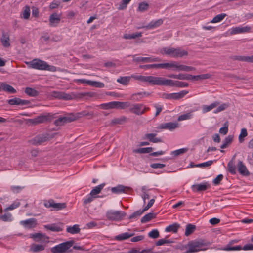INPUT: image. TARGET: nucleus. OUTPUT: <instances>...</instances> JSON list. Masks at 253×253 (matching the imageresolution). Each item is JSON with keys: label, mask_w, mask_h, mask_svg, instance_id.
<instances>
[{"label": "nucleus", "mask_w": 253, "mask_h": 253, "mask_svg": "<svg viewBox=\"0 0 253 253\" xmlns=\"http://www.w3.org/2000/svg\"><path fill=\"white\" fill-rule=\"evenodd\" d=\"M206 242L202 239L191 241L187 244L185 253H194L206 250Z\"/></svg>", "instance_id": "obj_1"}, {"label": "nucleus", "mask_w": 253, "mask_h": 253, "mask_svg": "<svg viewBox=\"0 0 253 253\" xmlns=\"http://www.w3.org/2000/svg\"><path fill=\"white\" fill-rule=\"evenodd\" d=\"M164 53L171 57H182L188 55V52L180 48H164L162 50Z\"/></svg>", "instance_id": "obj_2"}, {"label": "nucleus", "mask_w": 253, "mask_h": 253, "mask_svg": "<svg viewBox=\"0 0 253 253\" xmlns=\"http://www.w3.org/2000/svg\"><path fill=\"white\" fill-rule=\"evenodd\" d=\"M73 244V241H67L52 247L50 250L52 253H65Z\"/></svg>", "instance_id": "obj_3"}, {"label": "nucleus", "mask_w": 253, "mask_h": 253, "mask_svg": "<svg viewBox=\"0 0 253 253\" xmlns=\"http://www.w3.org/2000/svg\"><path fill=\"white\" fill-rule=\"evenodd\" d=\"M126 213L120 211L110 210L106 213V217L110 220L119 221L124 218Z\"/></svg>", "instance_id": "obj_4"}, {"label": "nucleus", "mask_w": 253, "mask_h": 253, "mask_svg": "<svg viewBox=\"0 0 253 253\" xmlns=\"http://www.w3.org/2000/svg\"><path fill=\"white\" fill-rule=\"evenodd\" d=\"M25 63L29 68L44 70L45 69L46 62L39 59H35L30 61H25Z\"/></svg>", "instance_id": "obj_5"}, {"label": "nucleus", "mask_w": 253, "mask_h": 253, "mask_svg": "<svg viewBox=\"0 0 253 253\" xmlns=\"http://www.w3.org/2000/svg\"><path fill=\"white\" fill-rule=\"evenodd\" d=\"M50 140L49 134H39L33 139L30 140V143L33 145H40L44 142L48 141Z\"/></svg>", "instance_id": "obj_6"}, {"label": "nucleus", "mask_w": 253, "mask_h": 253, "mask_svg": "<svg viewBox=\"0 0 253 253\" xmlns=\"http://www.w3.org/2000/svg\"><path fill=\"white\" fill-rule=\"evenodd\" d=\"M77 117L73 114L67 115L65 116L59 117L54 121V124L56 126H61L66 123L71 122L75 121Z\"/></svg>", "instance_id": "obj_7"}, {"label": "nucleus", "mask_w": 253, "mask_h": 253, "mask_svg": "<svg viewBox=\"0 0 253 253\" xmlns=\"http://www.w3.org/2000/svg\"><path fill=\"white\" fill-rule=\"evenodd\" d=\"M129 107V111L137 115L143 114L145 112L146 110L148 109L143 104H131Z\"/></svg>", "instance_id": "obj_8"}, {"label": "nucleus", "mask_w": 253, "mask_h": 253, "mask_svg": "<svg viewBox=\"0 0 253 253\" xmlns=\"http://www.w3.org/2000/svg\"><path fill=\"white\" fill-rule=\"evenodd\" d=\"M188 93V91L182 90L177 93H163L162 95L163 98L166 99H174L179 100L183 98L185 95Z\"/></svg>", "instance_id": "obj_9"}, {"label": "nucleus", "mask_w": 253, "mask_h": 253, "mask_svg": "<svg viewBox=\"0 0 253 253\" xmlns=\"http://www.w3.org/2000/svg\"><path fill=\"white\" fill-rule=\"evenodd\" d=\"M44 206L46 208H52L55 210H60L66 208V205L65 203H55L53 200L50 199L48 201H46Z\"/></svg>", "instance_id": "obj_10"}, {"label": "nucleus", "mask_w": 253, "mask_h": 253, "mask_svg": "<svg viewBox=\"0 0 253 253\" xmlns=\"http://www.w3.org/2000/svg\"><path fill=\"white\" fill-rule=\"evenodd\" d=\"M251 27L249 26L244 27L237 26L233 27L229 30L230 35H233L238 34L251 32Z\"/></svg>", "instance_id": "obj_11"}, {"label": "nucleus", "mask_w": 253, "mask_h": 253, "mask_svg": "<svg viewBox=\"0 0 253 253\" xmlns=\"http://www.w3.org/2000/svg\"><path fill=\"white\" fill-rule=\"evenodd\" d=\"M20 224L23 226L25 229H31L35 228L37 225V220L34 218H29L20 222Z\"/></svg>", "instance_id": "obj_12"}, {"label": "nucleus", "mask_w": 253, "mask_h": 253, "mask_svg": "<svg viewBox=\"0 0 253 253\" xmlns=\"http://www.w3.org/2000/svg\"><path fill=\"white\" fill-rule=\"evenodd\" d=\"M51 96L59 99L70 100L72 99L71 95L62 91H53L50 93Z\"/></svg>", "instance_id": "obj_13"}, {"label": "nucleus", "mask_w": 253, "mask_h": 253, "mask_svg": "<svg viewBox=\"0 0 253 253\" xmlns=\"http://www.w3.org/2000/svg\"><path fill=\"white\" fill-rule=\"evenodd\" d=\"M63 223H52L47 225H44L43 227L46 230H49L52 232H60L62 231L63 229Z\"/></svg>", "instance_id": "obj_14"}, {"label": "nucleus", "mask_w": 253, "mask_h": 253, "mask_svg": "<svg viewBox=\"0 0 253 253\" xmlns=\"http://www.w3.org/2000/svg\"><path fill=\"white\" fill-rule=\"evenodd\" d=\"M50 119L49 115H40L33 119H28L29 122L32 124L37 125L48 121Z\"/></svg>", "instance_id": "obj_15"}, {"label": "nucleus", "mask_w": 253, "mask_h": 253, "mask_svg": "<svg viewBox=\"0 0 253 253\" xmlns=\"http://www.w3.org/2000/svg\"><path fill=\"white\" fill-rule=\"evenodd\" d=\"M210 187V184L207 182L192 185L191 189L193 192H200L206 190Z\"/></svg>", "instance_id": "obj_16"}, {"label": "nucleus", "mask_w": 253, "mask_h": 253, "mask_svg": "<svg viewBox=\"0 0 253 253\" xmlns=\"http://www.w3.org/2000/svg\"><path fill=\"white\" fill-rule=\"evenodd\" d=\"M163 19H159L157 20H152L147 25L139 27L138 29L145 28L147 30L153 29L159 27L163 23Z\"/></svg>", "instance_id": "obj_17"}, {"label": "nucleus", "mask_w": 253, "mask_h": 253, "mask_svg": "<svg viewBox=\"0 0 253 253\" xmlns=\"http://www.w3.org/2000/svg\"><path fill=\"white\" fill-rule=\"evenodd\" d=\"M163 77L148 76L147 83L152 85H162Z\"/></svg>", "instance_id": "obj_18"}, {"label": "nucleus", "mask_w": 253, "mask_h": 253, "mask_svg": "<svg viewBox=\"0 0 253 253\" xmlns=\"http://www.w3.org/2000/svg\"><path fill=\"white\" fill-rule=\"evenodd\" d=\"M134 61L137 62L150 63L154 62H160L161 59L159 57H154L153 56L148 57H137L133 59Z\"/></svg>", "instance_id": "obj_19"}, {"label": "nucleus", "mask_w": 253, "mask_h": 253, "mask_svg": "<svg viewBox=\"0 0 253 253\" xmlns=\"http://www.w3.org/2000/svg\"><path fill=\"white\" fill-rule=\"evenodd\" d=\"M237 168L238 171L241 175L245 176H248L250 175L249 171L242 161H238Z\"/></svg>", "instance_id": "obj_20"}, {"label": "nucleus", "mask_w": 253, "mask_h": 253, "mask_svg": "<svg viewBox=\"0 0 253 253\" xmlns=\"http://www.w3.org/2000/svg\"><path fill=\"white\" fill-rule=\"evenodd\" d=\"M61 20L60 15L57 13H53L49 16V25L51 27H56L60 23Z\"/></svg>", "instance_id": "obj_21"}, {"label": "nucleus", "mask_w": 253, "mask_h": 253, "mask_svg": "<svg viewBox=\"0 0 253 253\" xmlns=\"http://www.w3.org/2000/svg\"><path fill=\"white\" fill-rule=\"evenodd\" d=\"M7 102L10 105H25L30 103L28 100H23L18 98H14L9 99Z\"/></svg>", "instance_id": "obj_22"}, {"label": "nucleus", "mask_w": 253, "mask_h": 253, "mask_svg": "<svg viewBox=\"0 0 253 253\" xmlns=\"http://www.w3.org/2000/svg\"><path fill=\"white\" fill-rule=\"evenodd\" d=\"M161 68L168 70H171L172 71H176L177 62L172 61L169 63H161Z\"/></svg>", "instance_id": "obj_23"}, {"label": "nucleus", "mask_w": 253, "mask_h": 253, "mask_svg": "<svg viewBox=\"0 0 253 253\" xmlns=\"http://www.w3.org/2000/svg\"><path fill=\"white\" fill-rule=\"evenodd\" d=\"M130 189L129 187L125 186L122 185H118L116 187L111 188V191L113 193L120 194L122 193H126Z\"/></svg>", "instance_id": "obj_24"}, {"label": "nucleus", "mask_w": 253, "mask_h": 253, "mask_svg": "<svg viewBox=\"0 0 253 253\" xmlns=\"http://www.w3.org/2000/svg\"><path fill=\"white\" fill-rule=\"evenodd\" d=\"M150 93L147 92H141L132 94L130 97V99L134 101H138L145 96H148Z\"/></svg>", "instance_id": "obj_25"}, {"label": "nucleus", "mask_w": 253, "mask_h": 253, "mask_svg": "<svg viewBox=\"0 0 253 253\" xmlns=\"http://www.w3.org/2000/svg\"><path fill=\"white\" fill-rule=\"evenodd\" d=\"M0 42L4 47H8L10 45V39L8 34L2 32V36L0 38Z\"/></svg>", "instance_id": "obj_26"}, {"label": "nucleus", "mask_w": 253, "mask_h": 253, "mask_svg": "<svg viewBox=\"0 0 253 253\" xmlns=\"http://www.w3.org/2000/svg\"><path fill=\"white\" fill-rule=\"evenodd\" d=\"M155 133H147L144 136V139H147L150 142L153 143L162 142V140L160 138L155 137Z\"/></svg>", "instance_id": "obj_27"}, {"label": "nucleus", "mask_w": 253, "mask_h": 253, "mask_svg": "<svg viewBox=\"0 0 253 253\" xmlns=\"http://www.w3.org/2000/svg\"><path fill=\"white\" fill-rule=\"evenodd\" d=\"M219 104V102L218 101H214L209 105H204L202 106V112L206 113L213 108L216 107Z\"/></svg>", "instance_id": "obj_28"}, {"label": "nucleus", "mask_w": 253, "mask_h": 253, "mask_svg": "<svg viewBox=\"0 0 253 253\" xmlns=\"http://www.w3.org/2000/svg\"><path fill=\"white\" fill-rule=\"evenodd\" d=\"M134 235V233H123L121 234L118 235L116 236L114 238L115 240L117 241H123L126 239H127L131 237H132Z\"/></svg>", "instance_id": "obj_29"}, {"label": "nucleus", "mask_w": 253, "mask_h": 253, "mask_svg": "<svg viewBox=\"0 0 253 253\" xmlns=\"http://www.w3.org/2000/svg\"><path fill=\"white\" fill-rule=\"evenodd\" d=\"M105 185V183H102L94 187L91 190L90 193L91 194V195H92L95 198H97V196L96 195L101 192V190L104 188Z\"/></svg>", "instance_id": "obj_30"}, {"label": "nucleus", "mask_w": 253, "mask_h": 253, "mask_svg": "<svg viewBox=\"0 0 253 253\" xmlns=\"http://www.w3.org/2000/svg\"><path fill=\"white\" fill-rule=\"evenodd\" d=\"M180 227V225L177 223H174L173 224L167 226L165 228V231L167 232H173L177 233L178 229Z\"/></svg>", "instance_id": "obj_31"}, {"label": "nucleus", "mask_w": 253, "mask_h": 253, "mask_svg": "<svg viewBox=\"0 0 253 253\" xmlns=\"http://www.w3.org/2000/svg\"><path fill=\"white\" fill-rule=\"evenodd\" d=\"M178 127V124L175 123H165L164 124H162L160 128L162 129H168L169 130H173L175 129V128H177Z\"/></svg>", "instance_id": "obj_32"}, {"label": "nucleus", "mask_w": 253, "mask_h": 253, "mask_svg": "<svg viewBox=\"0 0 253 253\" xmlns=\"http://www.w3.org/2000/svg\"><path fill=\"white\" fill-rule=\"evenodd\" d=\"M2 90L11 93H15L16 90L11 85L2 83L1 84Z\"/></svg>", "instance_id": "obj_33"}, {"label": "nucleus", "mask_w": 253, "mask_h": 253, "mask_svg": "<svg viewBox=\"0 0 253 253\" xmlns=\"http://www.w3.org/2000/svg\"><path fill=\"white\" fill-rule=\"evenodd\" d=\"M66 231L68 233H69L72 234H75L79 233L80 231V229L79 226L77 224H75L73 226H67Z\"/></svg>", "instance_id": "obj_34"}, {"label": "nucleus", "mask_w": 253, "mask_h": 253, "mask_svg": "<svg viewBox=\"0 0 253 253\" xmlns=\"http://www.w3.org/2000/svg\"><path fill=\"white\" fill-rule=\"evenodd\" d=\"M45 246L43 245L33 244L30 247V250L33 252H38L44 250Z\"/></svg>", "instance_id": "obj_35"}, {"label": "nucleus", "mask_w": 253, "mask_h": 253, "mask_svg": "<svg viewBox=\"0 0 253 253\" xmlns=\"http://www.w3.org/2000/svg\"><path fill=\"white\" fill-rule=\"evenodd\" d=\"M156 217V214L153 212H150L145 214L141 219V222L142 223H146L149 222L152 219Z\"/></svg>", "instance_id": "obj_36"}, {"label": "nucleus", "mask_w": 253, "mask_h": 253, "mask_svg": "<svg viewBox=\"0 0 253 253\" xmlns=\"http://www.w3.org/2000/svg\"><path fill=\"white\" fill-rule=\"evenodd\" d=\"M153 148L152 147H146V148H140L136 149H134L133 152L135 153H149L152 152Z\"/></svg>", "instance_id": "obj_37"}, {"label": "nucleus", "mask_w": 253, "mask_h": 253, "mask_svg": "<svg viewBox=\"0 0 253 253\" xmlns=\"http://www.w3.org/2000/svg\"><path fill=\"white\" fill-rule=\"evenodd\" d=\"M142 32H136L131 34H125L123 36V38L125 39H136L137 38H139L142 37Z\"/></svg>", "instance_id": "obj_38"}, {"label": "nucleus", "mask_w": 253, "mask_h": 253, "mask_svg": "<svg viewBox=\"0 0 253 253\" xmlns=\"http://www.w3.org/2000/svg\"><path fill=\"white\" fill-rule=\"evenodd\" d=\"M130 78V76L120 77L117 79V82L124 85H126L129 84Z\"/></svg>", "instance_id": "obj_39"}, {"label": "nucleus", "mask_w": 253, "mask_h": 253, "mask_svg": "<svg viewBox=\"0 0 253 253\" xmlns=\"http://www.w3.org/2000/svg\"><path fill=\"white\" fill-rule=\"evenodd\" d=\"M25 93L31 97H36L39 95V92L34 88L26 87L25 89Z\"/></svg>", "instance_id": "obj_40"}, {"label": "nucleus", "mask_w": 253, "mask_h": 253, "mask_svg": "<svg viewBox=\"0 0 253 253\" xmlns=\"http://www.w3.org/2000/svg\"><path fill=\"white\" fill-rule=\"evenodd\" d=\"M196 229V226L193 224H188L186 225L185 228V235L188 236L193 233Z\"/></svg>", "instance_id": "obj_41"}, {"label": "nucleus", "mask_w": 253, "mask_h": 253, "mask_svg": "<svg viewBox=\"0 0 253 253\" xmlns=\"http://www.w3.org/2000/svg\"><path fill=\"white\" fill-rule=\"evenodd\" d=\"M233 139V136L232 135H229L227 137L225 138V139L222 142V144L220 146V148L221 149H224L226 148L228 145L230 144Z\"/></svg>", "instance_id": "obj_42"}, {"label": "nucleus", "mask_w": 253, "mask_h": 253, "mask_svg": "<svg viewBox=\"0 0 253 253\" xmlns=\"http://www.w3.org/2000/svg\"><path fill=\"white\" fill-rule=\"evenodd\" d=\"M176 81H173L163 78L162 85L175 86Z\"/></svg>", "instance_id": "obj_43"}, {"label": "nucleus", "mask_w": 253, "mask_h": 253, "mask_svg": "<svg viewBox=\"0 0 253 253\" xmlns=\"http://www.w3.org/2000/svg\"><path fill=\"white\" fill-rule=\"evenodd\" d=\"M193 112H194V111L192 110L190 112H189V113L180 115L177 119L178 121H181L190 119L192 117L193 115H192V113Z\"/></svg>", "instance_id": "obj_44"}, {"label": "nucleus", "mask_w": 253, "mask_h": 253, "mask_svg": "<svg viewBox=\"0 0 253 253\" xmlns=\"http://www.w3.org/2000/svg\"><path fill=\"white\" fill-rule=\"evenodd\" d=\"M228 171L232 174H235L236 173V167L233 160H231L227 164Z\"/></svg>", "instance_id": "obj_45"}, {"label": "nucleus", "mask_w": 253, "mask_h": 253, "mask_svg": "<svg viewBox=\"0 0 253 253\" xmlns=\"http://www.w3.org/2000/svg\"><path fill=\"white\" fill-rule=\"evenodd\" d=\"M226 14L225 13H221L215 16L211 21V23H215L221 21L225 17Z\"/></svg>", "instance_id": "obj_46"}, {"label": "nucleus", "mask_w": 253, "mask_h": 253, "mask_svg": "<svg viewBox=\"0 0 253 253\" xmlns=\"http://www.w3.org/2000/svg\"><path fill=\"white\" fill-rule=\"evenodd\" d=\"M117 109H124L130 106L131 103L129 102H119L117 101Z\"/></svg>", "instance_id": "obj_47"}, {"label": "nucleus", "mask_w": 253, "mask_h": 253, "mask_svg": "<svg viewBox=\"0 0 253 253\" xmlns=\"http://www.w3.org/2000/svg\"><path fill=\"white\" fill-rule=\"evenodd\" d=\"M30 15V9L29 6H26L24 7V9L22 12V18L25 19H28Z\"/></svg>", "instance_id": "obj_48"}, {"label": "nucleus", "mask_w": 253, "mask_h": 253, "mask_svg": "<svg viewBox=\"0 0 253 253\" xmlns=\"http://www.w3.org/2000/svg\"><path fill=\"white\" fill-rule=\"evenodd\" d=\"M211 75L209 74H202L200 75H194L193 78L194 80H202L209 79L211 77Z\"/></svg>", "instance_id": "obj_49"}, {"label": "nucleus", "mask_w": 253, "mask_h": 253, "mask_svg": "<svg viewBox=\"0 0 253 253\" xmlns=\"http://www.w3.org/2000/svg\"><path fill=\"white\" fill-rule=\"evenodd\" d=\"M167 76L169 78H174V79L183 80H185L186 74H182V73H180L178 75L171 74H169Z\"/></svg>", "instance_id": "obj_50"}, {"label": "nucleus", "mask_w": 253, "mask_h": 253, "mask_svg": "<svg viewBox=\"0 0 253 253\" xmlns=\"http://www.w3.org/2000/svg\"><path fill=\"white\" fill-rule=\"evenodd\" d=\"M0 219L4 222L11 221L12 220V215L10 213L0 215Z\"/></svg>", "instance_id": "obj_51"}, {"label": "nucleus", "mask_w": 253, "mask_h": 253, "mask_svg": "<svg viewBox=\"0 0 253 253\" xmlns=\"http://www.w3.org/2000/svg\"><path fill=\"white\" fill-rule=\"evenodd\" d=\"M20 205V202L18 200L15 201L12 203L9 206L4 209L5 211H7L9 210H12L18 207Z\"/></svg>", "instance_id": "obj_52"}, {"label": "nucleus", "mask_w": 253, "mask_h": 253, "mask_svg": "<svg viewBox=\"0 0 253 253\" xmlns=\"http://www.w3.org/2000/svg\"><path fill=\"white\" fill-rule=\"evenodd\" d=\"M125 121V117L116 118L113 119L110 122L111 125H114L117 124H122L123 122Z\"/></svg>", "instance_id": "obj_53"}, {"label": "nucleus", "mask_w": 253, "mask_h": 253, "mask_svg": "<svg viewBox=\"0 0 253 253\" xmlns=\"http://www.w3.org/2000/svg\"><path fill=\"white\" fill-rule=\"evenodd\" d=\"M145 211L143 209L142 210H138L131 214L129 217V219H131L133 218H137L140 216Z\"/></svg>", "instance_id": "obj_54"}, {"label": "nucleus", "mask_w": 253, "mask_h": 253, "mask_svg": "<svg viewBox=\"0 0 253 253\" xmlns=\"http://www.w3.org/2000/svg\"><path fill=\"white\" fill-rule=\"evenodd\" d=\"M142 194L141 197L143 199L144 204L146 203V200L149 199V195L147 192V189L145 186H143L141 188Z\"/></svg>", "instance_id": "obj_55"}, {"label": "nucleus", "mask_w": 253, "mask_h": 253, "mask_svg": "<svg viewBox=\"0 0 253 253\" xmlns=\"http://www.w3.org/2000/svg\"><path fill=\"white\" fill-rule=\"evenodd\" d=\"M229 106L228 103H223L219 105L214 111V113L216 114L225 110Z\"/></svg>", "instance_id": "obj_56"}, {"label": "nucleus", "mask_w": 253, "mask_h": 253, "mask_svg": "<svg viewBox=\"0 0 253 253\" xmlns=\"http://www.w3.org/2000/svg\"><path fill=\"white\" fill-rule=\"evenodd\" d=\"M223 250L225 251L241 250H242V247L240 245L231 247L230 244H227Z\"/></svg>", "instance_id": "obj_57"}, {"label": "nucleus", "mask_w": 253, "mask_h": 253, "mask_svg": "<svg viewBox=\"0 0 253 253\" xmlns=\"http://www.w3.org/2000/svg\"><path fill=\"white\" fill-rule=\"evenodd\" d=\"M248 135L247 131L246 128H244L241 129V133L239 136V141L242 143L244 141V138L246 137Z\"/></svg>", "instance_id": "obj_58"}, {"label": "nucleus", "mask_w": 253, "mask_h": 253, "mask_svg": "<svg viewBox=\"0 0 253 253\" xmlns=\"http://www.w3.org/2000/svg\"><path fill=\"white\" fill-rule=\"evenodd\" d=\"M188 150L187 148H181L173 151H172L171 154L174 156H177L178 155H181L186 152Z\"/></svg>", "instance_id": "obj_59"}, {"label": "nucleus", "mask_w": 253, "mask_h": 253, "mask_svg": "<svg viewBox=\"0 0 253 253\" xmlns=\"http://www.w3.org/2000/svg\"><path fill=\"white\" fill-rule=\"evenodd\" d=\"M149 7V4L145 2H142L139 4L138 10L142 12L146 11Z\"/></svg>", "instance_id": "obj_60"}, {"label": "nucleus", "mask_w": 253, "mask_h": 253, "mask_svg": "<svg viewBox=\"0 0 253 253\" xmlns=\"http://www.w3.org/2000/svg\"><path fill=\"white\" fill-rule=\"evenodd\" d=\"M95 198H96L94 196L89 193L86 198L83 199V203L84 205H87L93 201Z\"/></svg>", "instance_id": "obj_61"}, {"label": "nucleus", "mask_w": 253, "mask_h": 253, "mask_svg": "<svg viewBox=\"0 0 253 253\" xmlns=\"http://www.w3.org/2000/svg\"><path fill=\"white\" fill-rule=\"evenodd\" d=\"M148 236L150 238L156 239L159 237V232L158 230L154 229L148 233Z\"/></svg>", "instance_id": "obj_62"}, {"label": "nucleus", "mask_w": 253, "mask_h": 253, "mask_svg": "<svg viewBox=\"0 0 253 253\" xmlns=\"http://www.w3.org/2000/svg\"><path fill=\"white\" fill-rule=\"evenodd\" d=\"M131 0H122L118 7V9L121 10L125 9L127 4H128Z\"/></svg>", "instance_id": "obj_63"}, {"label": "nucleus", "mask_w": 253, "mask_h": 253, "mask_svg": "<svg viewBox=\"0 0 253 253\" xmlns=\"http://www.w3.org/2000/svg\"><path fill=\"white\" fill-rule=\"evenodd\" d=\"M132 249L133 253H155L153 252L152 249H144L142 250L141 252L135 248H132Z\"/></svg>", "instance_id": "obj_64"}]
</instances>
